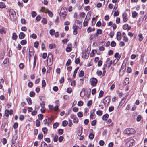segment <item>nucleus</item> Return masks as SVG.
<instances>
[{
	"label": "nucleus",
	"mask_w": 147,
	"mask_h": 147,
	"mask_svg": "<svg viewBox=\"0 0 147 147\" xmlns=\"http://www.w3.org/2000/svg\"><path fill=\"white\" fill-rule=\"evenodd\" d=\"M67 9L64 7L61 8L60 13V16L61 18L64 19L67 15Z\"/></svg>",
	"instance_id": "nucleus-1"
},
{
	"label": "nucleus",
	"mask_w": 147,
	"mask_h": 147,
	"mask_svg": "<svg viewBox=\"0 0 147 147\" xmlns=\"http://www.w3.org/2000/svg\"><path fill=\"white\" fill-rule=\"evenodd\" d=\"M135 132V130L134 129L129 128L125 129L124 131V133L126 134H130L134 133Z\"/></svg>",
	"instance_id": "nucleus-2"
},
{
	"label": "nucleus",
	"mask_w": 147,
	"mask_h": 147,
	"mask_svg": "<svg viewBox=\"0 0 147 147\" xmlns=\"http://www.w3.org/2000/svg\"><path fill=\"white\" fill-rule=\"evenodd\" d=\"M9 15L11 20L14 19L15 18L16 16V12L12 9L10 10L9 12Z\"/></svg>",
	"instance_id": "nucleus-3"
},
{
	"label": "nucleus",
	"mask_w": 147,
	"mask_h": 147,
	"mask_svg": "<svg viewBox=\"0 0 147 147\" xmlns=\"http://www.w3.org/2000/svg\"><path fill=\"white\" fill-rule=\"evenodd\" d=\"M50 57L49 58V63L48 62V61H47V64H48L49 66L51 65L53 63V55L51 53L49 54L48 55V58Z\"/></svg>",
	"instance_id": "nucleus-4"
},
{
	"label": "nucleus",
	"mask_w": 147,
	"mask_h": 147,
	"mask_svg": "<svg viewBox=\"0 0 147 147\" xmlns=\"http://www.w3.org/2000/svg\"><path fill=\"white\" fill-rule=\"evenodd\" d=\"M90 82H91L92 86H95L97 84V80L95 78H92L90 79Z\"/></svg>",
	"instance_id": "nucleus-5"
},
{
	"label": "nucleus",
	"mask_w": 147,
	"mask_h": 147,
	"mask_svg": "<svg viewBox=\"0 0 147 147\" xmlns=\"http://www.w3.org/2000/svg\"><path fill=\"white\" fill-rule=\"evenodd\" d=\"M127 14L126 12L123 13L122 15L123 21L124 22H126L128 20L127 16Z\"/></svg>",
	"instance_id": "nucleus-6"
},
{
	"label": "nucleus",
	"mask_w": 147,
	"mask_h": 147,
	"mask_svg": "<svg viewBox=\"0 0 147 147\" xmlns=\"http://www.w3.org/2000/svg\"><path fill=\"white\" fill-rule=\"evenodd\" d=\"M110 98L109 97H106L103 100V103L105 106H107L109 102Z\"/></svg>",
	"instance_id": "nucleus-7"
},
{
	"label": "nucleus",
	"mask_w": 147,
	"mask_h": 147,
	"mask_svg": "<svg viewBox=\"0 0 147 147\" xmlns=\"http://www.w3.org/2000/svg\"><path fill=\"white\" fill-rule=\"evenodd\" d=\"M134 141L133 139H130L127 142L126 144L128 146L131 147L133 145Z\"/></svg>",
	"instance_id": "nucleus-8"
},
{
	"label": "nucleus",
	"mask_w": 147,
	"mask_h": 147,
	"mask_svg": "<svg viewBox=\"0 0 147 147\" xmlns=\"http://www.w3.org/2000/svg\"><path fill=\"white\" fill-rule=\"evenodd\" d=\"M18 136L17 134H14L13 136L11 142L12 146H13L14 145L15 143L16 142V140H17Z\"/></svg>",
	"instance_id": "nucleus-9"
},
{
	"label": "nucleus",
	"mask_w": 147,
	"mask_h": 147,
	"mask_svg": "<svg viewBox=\"0 0 147 147\" xmlns=\"http://www.w3.org/2000/svg\"><path fill=\"white\" fill-rule=\"evenodd\" d=\"M102 30L100 29H98L96 30V32L95 34V36L96 37H98V35L102 34Z\"/></svg>",
	"instance_id": "nucleus-10"
},
{
	"label": "nucleus",
	"mask_w": 147,
	"mask_h": 147,
	"mask_svg": "<svg viewBox=\"0 0 147 147\" xmlns=\"http://www.w3.org/2000/svg\"><path fill=\"white\" fill-rule=\"evenodd\" d=\"M147 18V16L146 14L144 16L142 17L141 18V22L140 21V18L139 19V22H140V24H141L144 21L146 20Z\"/></svg>",
	"instance_id": "nucleus-11"
},
{
	"label": "nucleus",
	"mask_w": 147,
	"mask_h": 147,
	"mask_svg": "<svg viewBox=\"0 0 147 147\" xmlns=\"http://www.w3.org/2000/svg\"><path fill=\"white\" fill-rule=\"evenodd\" d=\"M82 127H81L78 129L77 131V134L78 136H80L82 134Z\"/></svg>",
	"instance_id": "nucleus-12"
},
{
	"label": "nucleus",
	"mask_w": 147,
	"mask_h": 147,
	"mask_svg": "<svg viewBox=\"0 0 147 147\" xmlns=\"http://www.w3.org/2000/svg\"><path fill=\"white\" fill-rule=\"evenodd\" d=\"M121 56V55L119 54V53H116L114 55V57L117 58V61L119 59Z\"/></svg>",
	"instance_id": "nucleus-13"
},
{
	"label": "nucleus",
	"mask_w": 147,
	"mask_h": 147,
	"mask_svg": "<svg viewBox=\"0 0 147 147\" xmlns=\"http://www.w3.org/2000/svg\"><path fill=\"white\" fill-rule=\"evenodd\" d=\"M25 36V34L23 32H21L20 33L19 37L20 39H22L24 38Z\"/></svg>",
	"instance_id": "nucleus-14"
},
{
	"label": "nucleus",
	"mask_w": 147,
	"mask_h": 147,
	"mask_svg": "<svg viewBox=\"0 0 147 147\" xmlns=\"http://www.w3.org/2000/svg\"><path fill=\"white\" fill-rule=\"evenodd\" d=\"M109 115L108 114H105L103 115L102 117V119L103 120L106 121L109 117Z\"/></svg>",
	"instance_id": "nucleus-15"
},
{
	"label": "nucleus",
	"mask_w": 147,
	"mask_h": 147,
	"mask_svg": "<svg viewBox=\"0 0 147 147\" xmlns=\"http://www.w3.org/2000/svg\"><path fill=\"white\" fill-rule=\"evenodd\" d=\"M6 33V30L5 28L3 27L1 29H0V34H5Z\"/></svg>",
	"instance_id": "nucleus-16"
},
{
	"label": "nucleus",
	"mask_w": 147,
	"mask_h": 147,
	"mask_svg": "<svg viewBox=\"0 0 147 147\" xmlns=\"http://www.w3.org/2000/svg\"><path fill=\"white\" fill-rule=\"evenodd\" d=\"M96 117V115L95 113H92L90 112V118L91 119H95Z\"/></svg>",
	"instance_id": "nucleus-17"
},
{
	"label": "nucleus",
	"mask_w": 147,
	"mask_h": 147,
	"mask_svg": "<svg viewBox=\"0 0 147 147\" xmlns=\"http://www.w3.org/2000/svg\"><path fill=\"white\" fill-rule=\"evenodd\" d=\"M34 54V52L32 51H29V61H30V60L31 58V57Z\"/></svg>",
	"instance_id": "nucleus-18"
},
{
	"label": "nucleus",
	"mask_w": 147,
	"mask_h": 147,
	"mask_svg": "<svg viewBox=\"0 0 147 147\" xmlns=\"http://www.w3.org/2000/svg\"><path fill=\"white\" fill-rule=\"evenodd\" d=\"M138 37L139 38V41L140 42L142 41L143 39V38L142 36V34H141L140 33L138 36Z\"/></svg>",
	"instance_id": "nucleus-19"
},
{
	"label": "nucleus",
	"mask_w": 147,
	"mask_h": 147,
	"mask_svg": "<svg viewBox=\"0 0 147 147\" xmlns=\"http://www.w3.org/2000/svg\"><path fill=\"white\" fill-rule=\"evenodd\" d=\"M6 5L3 2H0V8H3L6 7Z\"/></svg>",
	"instance_id": "nucleus-20"
},
{
	"label": "nucleus",
	"mask_w": 147,
	"mask_h": 147,
	"mask_svg": "<svg viewBox=\"0 0 147 147\" xmlns=\"http://www.w3.org/2000/svg\"><path fill=\"white\" fill-rule=\"evenodd\" d=\"M48 10L45 7H42L40 10L41 11L44 12L45 13H47Z\"/></svg>",
	"instance_id": "nucleus-21"
},
{
	"label": "nucleus",
	"mask_w": 147,
	"mask_h": 147,
	"mask_svg": "<svg viewBox=\"0 0 147 147\" xmlns=\"http://www.w3.org/2000/svg\"><path fill=\"white\" fill-rule=\"evenodd\" d=\"M95 30V28H92L91 27H89L87 29V32L89 33L91 31H94Z\"/></svg>",
	"instance_id": "nucleus-22"
},
{
	"label": "nucleus",
	"mask_w": 147,
	"mask_h": 147,
	"mask_svg": "<svg viewBox=\"0 0 147 147\" xmlns=\"http://www.w3.org/2000/svg\"><path fill=\"white\" fill-rule=\"evenodd\" d=\"M88 20L89 19L86 18L83 23V25L84 26H86L87 25V23Z\"/></svg>",
	"instance_id": "nucleus-23"
},
{
	"label": "nucleus",
	"mask_w": 147,
	"mask_h": 147,
	"mask_svg": "<svg viewBox=\"0 0 147 147\" xmlns=\"http://www.w3.org/2000/svg\"><path fill=\"white\" fill-rule=\"evenodd\" d=\"M42 130L44 134H46L48 131L46 127H44L42 128Z\"/></svg>",
	"instance_id": "nucleus-24"
},
{
	"label": "nucleus",
	"mask_w": 147,
	"mask_h": 147,
	"mask_svg": "<svg viewBox=\"0 0 147 147\" xmlns=\"http://www.w3.org/2000/svg\"><path fill=\"white\" fill-rule=\"evenodd\" d=\"M79 69V67H77V68H76L74 71V74L73 75V77L74 78H75V76L76 75V73H77V71Z\"/></svg>",
	"instance_id": "nucleus-25"
},
{
	"label": "nucleus",
	"mask_w": 147,
	"mask_h": 147,
	"mask_svg": "<svg viewBox=\"0 0 147 147\" xmlns=\"http://www.w3.org/2000/svg\"><path fill=\"white\" fill-rule=\"evenodd\" d=\"M41 147H48L47 144L44 142H42L41 143Z\"/></svg>",
	"instance_id": "nucleus-26"
},
{
	"label": "nucleus",
	"mask_w": 147,
	"mask_h": 147,
	"mask_svg": "<svg viewBox=\"0 0 147 147\" xmlns=\"http://www.w3.org/2000/svg\"><path fill=\"white\" fill-rule=\"evenodd\" d=\"M94 136V135L92 133H90L89 135V138L90 139L92 140L93 139Z\"/></svg>",
	"instance_id": "nucleus-27"
},
{
	"label": "nucleus",
	"mask_w": 147,
	"mask_h": 147,
	"mask_svg": "<svg viewBox=\"0 0 147 147\" xmlns=\"http://www.w3.org/2000/svg\"><path fill=\"white\" fill-rule=\"evenodd\" d=\"M138 13L135 11H134L132 13V17L134 18H135L137 16Z\"/></svg>",
	"instance_id": "nucleus-28"
},
{
	"label": "nucleus",
	"mask_w": 147,
	"mask_h": 147,
	"mask_svg": "<svg viewBox=\"0 0 147 147\" xmlns=\"http://www.w3.org/2000/svg\"><path fill=\"white\" fill-rule=\"evenodd\" d=\"M18 36H17L16 33H14L12 37V39L13 40H16Z\"/></svg>",
	"instance_id": "nucleus-29"
},
{
	"label": "nucleus",
	"mask_w": 147,
	"mask_h": 147,
	"mask_svg": "<svg viewBox=\"0 0 147 147\" xmlns=\"http://www.w3.org/2000/svg\"><path fill=\"white\" fill-rule=\"evenodd\" d=\"M30 37L34 39H36L37 38V35L34 33H33L31 35Z\"/></svg>",
	"instance_id": "nucleus-30"
},
{
	"label": "nucleus",
	"mask_w": 147,
	"mask_h": 147,
	"mask_svg": "<svg viewBox=\"0 0 147 147\" xmlns=\"http://www.w3.org/2000/svg\"><path fill=\"white\" fill-rule=\"evenodd\" d=\"M96 114L99 116H101L102 114V111L101 110H98L96 112Z\"/></svg>",
	"instance_id": "nucleus-31"
},
{
	"label": "nucleus",
	"mask_w": 147,
	"mask_h": 147,
	"mask_svg": "<svg viewBox=\"0 0 147 147\" xmlns=\"http://www.w3.org/2000/svg\"><path fill=\"white\" fill-rule=\"evenodd\" d=\"M62 125L64 127L66 126L68 124V122L66 121H63L62 122Z\"/></svg>",
	"instance_id": "nucleus-32"
},
{
	"label": "nucleus",
	"mask_w": 147,
	"mask_h": 147,
	"mask_svg": "<svg viewBox=\"0 0 147 147\" xmlns=\"http://www.w3.org/2000/svg\"><path fill=\"white\" fill-rule=\"evenodd\" d=\"M55 32V30L53 29L50 30L49 31V33L51 35H54Z\"/></svg>",
	"instance_id": "nucleus-33"
},
{
	"label": "nucleus",
	"mask_w": 147,
	"mask_h": 147,
	"mask_svg": "<svg viewBox=\"0 0 147 147\" xmlns=\"http://www.w3.org/2000/svg\"><path fill=\"white\" fill-rule=\"evenodd\" d=\"M27 43V41L25 40H22L20 42V44L22 45H24L26 44Z\"/></svg>",
	"instance_id": "nucleus-34"
},
{
	"label": "nucleus",
	"mask_w": 147,
	"mask_h": 147,
	"mask_svg": "<svg viewBox=\"0 0 147 147\" xmlns=\"http://www.w3.org/2000/svg\"><path fill=\"white\" fill-rule=\"evenodd\" d=\"M71 63V60L69 59H68V61H67V62L66 63V65L67 66H68Z\"/></svg>",
	"instance_id": "nucleus-35"
},
{
	"label": "nucleus",
	"mask_w": 147,
	"mask_h": 147,
	"mask_svg": "<svg viewBox=\"0 0 147 147\" xmlns=\"http://www.w3.org/2000/svg\"><path fill=\"white\" fill-rule=\"evenodd\" d=\"M84 115H87L89 109L87 108H85L84 109Z\"/></svg>",
	"instance_id": "nucleus-36"
},
{
	"label": "nucleus",
	"mask_w": 147,
	"mask_h": 147,
	"mask_svg": "<svg viewBox=\"0 0 147 147\" xmlns=\"http://www.w3.org/2000/svg\"><path fill=\"white\" fill-rule=\"evenodd\" d=\"M49 48L51 49H52L53 48H55V44H53V45L52 44H50L49 45Z\"/></svg>",
	"instance_id": "nucleus-37"
},
{
	"label": "nucleus",
	"mask_w": 147,
	"mask_h": 147,
	"mask_svg": "<svg viewBox=\"0 0 147 147\" xmlns=\"http://www.w3.org/2000/svg\"><path fill=\"white\" fill-rule=\"evenodd\" d=\"M119 13V11L118 10L116 11L114 13L113 16H118Z\"/></svg>",
	"instance_id": "nucleus-38"
},
{
	"label": "nucleus",
	"mask_w": 147,
	"mask_h": 147,
	"mask_svg": "<svg viewBox=\"0 0 147 147\" xmlns=\"http://www.w3.org/2000/svg\"><path fill=\"white\" fill-rule=\"evenodd\" d=\"M92 100H90L88 102L87 104V105L88 107H89L92 105Z\"/></svg>",
	"instance_id": "nucleus-39"
},
{
	"label": "nucleus",
	"mask_w": 147,
	"mask_h": 147,
	"mask_svg": "<svg viewBox=\"0 0 147 147\" xmlns=\"http://www.w3.org/2000/svg\"><path fill=\"white\" fill-rule=\"evenodd\" d=\"M5 116L7 117H8L9 114V110L7 109H6L5 111Z\"/></svg>",
	"instance_id": "nucleus-40"
},
{
	"label": "nucleus",
	"mask_w": 147,
	"mask_h": 147,
	"mask_svg": "<svg viewBox=\"0 0 147 147\" xmlns=\"http://www.w3.org/2000/svg\"><path fill=\"white\" fill-rule=\"evenodd\" d=\"M129 82V79L128 78H126L125 80L124 83L125 85L127 84Z\"/></svg>",
	"instance_id": "nucleus-41"
},
{
	"label": "nucleus",
	"mask_w": 147,
	"mask_h": 147,
	"mask_svg": "<svg viewBox=\"0 0 147 147\" xmlns=\"http://www.w3.org/2000/svg\"><path fill=\"white\" fill-rule=\"evenodd\" d=\"M96 37V36H95V34H91L90 38V40L91 41L94 38Z\"/></svg>",
	"instance_id": "nucleus-42"
},
{
	"label": "nucleus",
	"mask_w": 147,
	"mask_h": 147,
	"mask_svg": "<svg viewBox=\"0 0 147 147\" xmlns=\"http://www.w3.org/2000/svg\"><path fill=\"white\" fill-rule=\"evenodd\" d=\"M83 103L81 101H79L77 105L79 106H82L83 105Z\"/></svg>",
	"instance_id": "nucleus-43"
},
{
	"label": "nucleus",
	"mask_w": 147,
	"mask_h": 147,
	"mask_svg": "<svg viewBox=\"0 0 147 147\" xmlns=\"http://www.w3.org/2000/svg\"><path fill=\"white\" fill-rule=\"evenodd\" d=\"M27 101L29 105L31 104V99L29 97L27 98Z\"/></svg>",
	"instance_id": "nucleus-44"
},
{
	"label": "nucleus",
	"mask_w": 147,
	"mask_h": 147,
	"mask_svg": "<svg viewBox=\"0 0 147 147\" xmlns=\"http://www.w3.org/2000/svg\"><path fill=\"white\" fill-rule=\"evenodd\" d=\"M111 46L112 47H114L116 45V43L114 41H112L111 43Z\"/></svg>",
	"instance_id": "nucleus-45"
},
{
	"label": "nucleus",
	"mask_w": 147,
	"mask_h": 147,
	"mask_svg": "<svg viewBox=\"0 0 147 147\" xmlns=\"http://www.w3.org/2000/svg\"><path fill=\"white\" fill-rule=\"evenodd\" d=\"M41 22L44 24H45L47 23V20L45 18H44L42 20Z\"/></svg>",
	"instance_id": "nucleus-46"
},
{
	"label": "nucleus",
	"mask_w": 147,
	"mask_h": 147,
	"mask_svg": "<svg viewBox=\"0 0 147 147\" xmlns=\"http://www.w3.org/2000/svg\"><path fill=\"white\" fill-rule=\"evenodd\" d=\"M39 120H42L43 118V115L42 114H39L38 115Z\"/></svg>",
	"instance_id": "nucleus-47"
},
{
	"label": "nucleus",
	"mask_w": 147,
	"mask_h": 147,
	"mask_svg": "<svg viewBox=\"0 0 147 147\" xmlns=\"http://www.w3.org/2000/svg\"><path fill=\"white\" fill-rule=\"evenodd\" d=\"M47 13L50 17H52L53 16V13L51 11L48 10Z\"/></svg>",
	"instance_id": "nucleus-48"
},
{
	"label": "nucleus",
	"mask_w": 147,
	"mask_h": 147,
	"mask_svg": "<svg viewBox=\"0 0 147 147\" xmlns=\"http://www.w3.org/2000/svg\"><path fill=\"white\" fill-rule=\"evenodd\" d=\"M123 40L125 42H127L128 40V39L127 37L126 36H123Z\"/></svg>",
	"instance_id": "nucleus-49"
},
{
	"label": "nucleus",
	"mask_w": 147,
	"mask_h": 147,
	"mask_svg": "<svg viewBox=\"0 0 147 147\" xmlns=\"http://www.w3.org/2000/svg\"><path fill=\"white\" fill-rule=\"evenodd\" d=\"M24 65L23 63H21L19 65V67L20 69H22L24 67Z\"/></svg>",
	"instance_id": "nucleus-50"
},
{
	"label": "nucleus",
	"mask_w": 147,
	"mask_h": 147,
	"mask_svg": "<svg viewBox=\"0 0 147 147\" xmlns=\"http://www.w3.org/2000/svg\"><path fill=\"white\" fill-rule=\"evenodd\" d=\"M73 121L74 123H77L78 121V118L76 117L73 119Z\"/></svg>",
	"instance_id": "nucleus-51"
},
{
	"label": "nucleus",
	"mask_w": 147,
	"mask_h": 147,
	"mask_svg": "<svg viewBox=\"0 0 147 147\" xmlns=\"http://www.w3.org/2000/svg\"><path fill=\"white\" fill-rule=\"evenodd\" d=\"M114 108L113 106H111L109 107V112H111L114 110Z\"/></svg>",
	"instance_id": "nucleus-52"
},
{
	"label": "nucleus",
	"mask_w": 147,
	"mask_h": 147,
	"mask_svg": "<svg viewBox=\"0 0 147 147\" xmlns=\"http://www.w3.org/2000/svg\"><path fill=\"white\" fill-rule=\"evenodd\" d=\"M36 125L37 127H38L40 125V122L39 120L37 119L36 121Z\"/></svg>",
	"instance_id": "nucleus-53"
},
{
	"label": "nucleus",
	"mask_w": 147,
	"mask_h": 147,
	"mask_svg": "<svg viewBox=\"0 0 147 147\" xmlns=\"http://www.w3.org/2000/svg\"><path fill=\"white\" fill-rule=\"evenodd\" d=\"M59 124L57 122H56L53 124V127L54 128H56L59 125Z\"/></svg>",
	"instance_id": "nucleus-54"
},
{
	"label": "nucleus",
	"mask_w": 147,
	"mask_h": 147,
	"mask_svg": "<svg viewBox=\"0 0 147 147\" xmlns=\"http://www.w3.org/2000/svg\"><path fill=\"white\" fill-rule=\"evenodd\" d=\"M77 116L78 117H82L83 116V114L81 112H78L77 113Z\"/></svg>",
	"instance_id": "nucleus-55"
},
{
	"label": "nucleus",
	"mask_w": 147,
	"mask_h": 147,
	"mask_svg": "<svg viewBox=\"0 0 147 147\" xmlns=\"http://www.w3.org/2000/svg\"><path fill=\"white\" fill-rule=\"evenodd\" d=\"M96 121L95 120H94L92 121L91 123V125L92 126H94L96 125Z\"/></svg>",
	"instance_id": "nucleus-56"
},
{
	"label": "nucleus",
	"mask_w": 147,
	"mask_h": 147,
	"mask_svg": "<svg viewBox=\"0 0 147 147\" xmlns=\"http://www.w3.org/2000/svg\"><path fill=\"white\" fill-rule=\"evenodd\" d=\"M99 144L100 146H102L104 144V142L102 140H101L99 141Z\"/></svg>",
	"instance_id": "nucleus-57"
},
{
	"label": "nucleus",
	"mask_w": 147,
	"mask_h": 147,
	"mask_svg": "<svg viewBox=\"0 0 147 147\" xmlns=\"http://www.w3.org/2000/svg\"><path fill=\"white\" fill-rule=\"evenodd\" d=\"M36 110V109H35V110H34V111L32 112L31 114L32 115L35 116L36 114L37 111Z\"/></svg>",
	"instance_id": "nucleus-58"
},
{
	"label": "nucleus",
	"mask_w": 147,
	"mask_h": 147,
	"mask_svg": "<svg viewBox=\"0 0 147 147\" xmlns=\"http://www.w3.org/2000/svg\"><path fill=\"white\" fill-rule=\"evenodd\" d=\"M141 119V116L140 115H138L136 119V120L138 121H140Z\"/></svg>",
	"instance_id": "nucleus-59"
},
{
	"label": "nucleus",
	"mask_w": 147,
	"mask_h": 147,
	"mask_svg": "<svg viewBox=\"0 0 147 147\" xmlns=\"http://www.w3.org/2000/svg\"><path fill=\"white\" fill-rule=\"evenodd\" d=\"M39 45V42H34V47L36 48H37Z\"/></svg>",
	"instance_id": "nucleus-60"
},
{
	"label": "nucleus",
	"mask_w": 147,
	"mask_h": 147,
	"mask_svg": "<svg viewBox=\"0 0 147 147\" xmlns=\"http://www.w3.org/2000/svg\"><path fill=\"white\" fill-rule=\"evenodd\" d=\"M74 30L73 31V33L74 35H76L78 33V32L77 31V29L76 27L75 28H74Z\"/></svg>",
	"instance_id": "nucleus-61"
},
{
	"label": "nucleus",
	"mask_w": 147,
	"mask_h": 147,
	"mask_svg": "<svg viewBox=\"0 0 147 147\" xmlns=\"http://www.w3.org/2000/svg\"><path fill=\"white\" fill-rule=\"evenodd\" d=\"M46 82L45 80H43L42 81V87H44L46 86Z\"/></svg>",
	"instance_id": "nucleus-62"
},
{
	"label": "nucleus",
	"mask_w": 147,
	"mask_h": 147,
	"mask_svg": "<svg viewBox=\"0 0 147 147\" xmlns=\"http://www.w3.org/2000/svg\"><path fill=\"white\" fill-rule=\"evenodd\" d=\"M35 94L34 92L32 91H31L29 95L30 97H32L34 96Z\"/></svg>",
	"instance_id": "nucleus-63"
},
{
	"label": "nucleus",
	"mask_w": 147,
	"mask_h": 147,
	"mask_svg": "<svg viewBox=\"0 0 147 147\" xmlns=\"http://www.w3.org/2000/svg\"><path fill=\"white\" fill-rule=\"evenodd\" d=\"M103 92L102 90H101L99 93V97H102L103 96Z\"/></svg>",
	"instance_id": "nucleus-64"
}]
</instances>
